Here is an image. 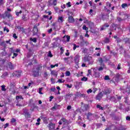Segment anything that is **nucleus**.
I'll return each mask as SVG.
<instances>
[{"mask_svg":"<svg viewBox=\"0 0 130 130\" xmlns=\"http://www.w3.org/2000/svg\"><path fill=\"white\" fill-rule=\"evenodd\" d=\"M72 96H73V94L68 93V94H66V98L69 99V98H71V97H72Z\"/></svg>","mask_w":130,"mask_h":130,"instance_id":"nucleus-30","label":"nucleus"},{"mask_svg":"<svg viewBox=\"0 0 130 130\" xmlns=\"http://www.w3.org/2000/svg\"><path fill=\"white\" fill-rule=\"evenodd\" d=\"M120 77H121V75H120L118 74L116 75V78L117 79V82H118V81L119 80V78H120Z\"/></svg>","mask_w":130,"mask_h":130,"instance_id":"nucleus-33","label":"nucleus"},{"mask_svg":"<svg viewBox=\"0 0 130 130\" xmlns=\"http://www.w3.org/2000/svg\"><path fill=\"white\" fill-rule=\"evenodd\" d=\"M84 62H88V64H92L93 63V60L91 57H85L84 59Z\"/></svg>","mask_w":130,"mask_h":130,"instance_id":"nucleus-2","label":"nucleus"},{"mask_svg":"<svg viewBox=\"0 0 130 130\" xmlns=\"http://www.w3.org/2000/svg\"><path fill=\"white\" fill-rule=\"evenodd\" d=\"M11 122L14 123V122H16V119L15 118H12L11 119Z\"/></svg>","mask_w":130,"mask_h":130,"instance_id":"nucleus-63","label":"nucleus"},{"mask_svg":"<svg viewBox=\"0 0 130 130\" xmlns=\"http://www.w3.org/2000/svg\"><path fill=\"white\" fill-rule=\"evenodd\" d=\"M8 68H9L10 70H14L15 69V66L12 63V62H9L7 65Z\"/></svg>","mask_w":130,"mask_h":130,"instance_id":"nucleus-14","label":"nucleus"},{"mask_svg":"<svg viewBox=\"0 0 130 130\" xmlns=\"http://www.w3.org/2000/svg\"><path fill=\"white\" fill-rule=\"evenodd\" d=\"M41 69H42V66L41 65H38L36 68V70L38 71V72H39Z\"/></svg>","mask_w":130,"mask_h":130,"instance_id":"nucleus-28","label":"nucleus"},{"mask_svg":"<svg viewBox=\"0 0 130 130\" xmlns=\"http://www.w3.org/2000/svg\"><path fill=\"white\" fill-rule=\"evenodd\" d=\"M80 85H81V83L76 82V84H75V87L76 89H77V90L80 89Z\"/></svg>","mask_w":130,"mask_h":130,"instance_id":"nucleus-18","label":"nucleus"},{"mask_svg":"<svg viewBox=\"0 0 130 130\" xmlns=\"http://www.w3.org/2000/svg\"><path fill=\"white\" fill-rule=\"evenodd\" d=\"M81 109H82L83 111H87V110L89 109V105L84 104L83 106L81 107Z\"/></svg>","mask_w":130,"mask_h":130,"instance_id":"nucleus-5","label":"nucleus"},{"mask_svg":"<svg viewBox=\"0 0 130 130\" xmlns=\"http://www.w3.org/2000/svg\"><path fill=\"white\" fill-rule=\"evenodd\" d=\"M101 20H102V19H101V18H98L96 19V22H97V23H100V22H101Z\"/></svg>","mask_w":130,"mask_h":130,"instance_id":"nucleus-46","label":"nucleus"},{"mask_svg":"<svg viewBox=\"0 0 130 130\" xmlns=\"http://www.w3.org/2000/svg\"><path fill=\"white\" fill-rule=\"evenodd\" d=\"M88 74H87V76H89V75H92V71L91 70H88Z\"/></svg>","mask_w":130,"mask_h":130,"instance_id":"nucleus-57","label":"nucleus"},{"mask_svg":"<svg viewBox=\"0 0 130 130\" xmlns=\"http://www.w3.org/2000/svg\"><path fill=\"white\" fill-rule=\"evenodd\" d=\"M109 39H108V38H106L104 40L105 43H109Z\"/></svg>","mask_w":130,"mask_h":130,"instance_id":"nucleus-36","label":"nucleus"},{"mask_svg":"<svg viewBox=\"0 0 130 130\" xmlns=\"http://www.w3.org/2000/svg\"><path fill=\"white\" fill-rule=\"evenodd\" d=\"M126 120H128V121H130V117L129 116H127L126 117Z\"/></svg>","mask_w":130,"mask_h":130,"instance_id":"nucleus-64","label":"nucleus"},{"mask_svg":"<svg viewBox=\"0 0 130 130\" xmlns=\"http://www.w3.org/2000/svg\"><path fill=\"white\" fill-rule=\"evenodd\" d=\"M5 3H6V1H5V0H0V6H3V5L5 4Z\"/></svg>","mask_w":130,"mask_h":130,"instance_id":"nucleus-40","label":"nucleus"},{"mask_svg":"<svg viewBox=\"0 0 130 130\" xmlns=\"http://www.w3.org/2000/svg\"><path fill=\"white\" fill-rule=\"evenodd\" d=\"M19 14H22V11H20L19 12L16 11V15L19 16Z\"/></svg>","mask_w":130,"mask_h":130,"instance_id":"nucleus-53","label":"nucleus"},{"mask_svg":"<svg viewBox=\"0 0 130 130\" xmlns=\"http://www.w3.org/2000/svg\"><path fill=\"white\" fill-rule=\"evenodd\" d=\"M109 27V24L108 23H105L101 27V30H106L107 28Z\"/></svg>","mask_w":130,"mask_h":130,"instance_id":"nucleus-17","label":"nucleus"},{"mask_svg":"<svg viewBox=\"0 0 130 130\" xmlns=\"http://www.w3.org/2000/svg\"><path fill=\"white\" fill-rule=\"evenodd\" d=\"M68 22L69 23H74L75 22V19L73 18V16L70 15L68 17Z\"/></svg>","mask_w":130,"mask_h":130,"instance_id":"nucleus-12","label":"nucleus"},{"mask_svg":"<svg viewBox=\"0 0 130 130\" xmlns=\"http://www.w3.org/2000/svg\"><path fill=\"white\" fill-rule=\"evenodd\" d=\"M101 18L103 20V21H105V20H108V19H109V15L107 14L101 13Z\"/></svg>","mask_w":130,"mask_h":130,"instance_id":"nucleus-3","label":"nucleus"},{"mask_svg":"<svg viewBox=\"0 0 130 130\" xmlns=\"http://www.w3.org/2000/svg\"><path fill=\"white\" fill-rule=\"evenodd\" d=\"M111 91H112V90L110 88H107L106 89L103 90L102 92L104 95H108L111 93Z\"/></svg>","mask_w":130,"mask_h":130,"instance_id":"nucleus-4","label":"nucleus"},{"mask_svg":"<svg viewBox=\"0 0 130 130\" xmlns=\"http://www.w3.org/2000/svg\"><path fill=\"white\" fill-rule=\"evenodd\" d=\"M104 93H102V92H100L96 96V100H101L103 97Z\"/></svg>","mask_w":130,"mask_h":130,"instance_id":"nucleus-11","label":"nucleus"},{"mask_svg":"<svg viewBox=\"0 0 130 130\" xmlns=\"http://www.w3.org/2000/svg\"><path fill=\"white\" fill-rule=\"evenodd\" d=\"M13 38L15 39H17L18 38V36H17V35L16 34H14L13 35Z\"/></svg>","mask_w":130,"mask_h":130,"instance_id":"nucleus-55","label":"nucleus"},{"mask_svg":"<svg viewBox=\"0 0 130 130\" xmlns=\"http://www.w3.org/2000/svg\"><path fill=\"white\" fill-rule=\"evenodd\" d=\"M48 56H49V57H52L53 55H52V54L51 53V51H49Z\"/></svg>","mask_w":130,"mask_h":130,"instance_id":"nucleus-43","label":"nucleus"},{"mask_svg":"<svg viewBox=\"0 0 130 130\" xmlns=\"http://www.w3.org/2000/svg\"><path fill=\"white\" fill-rule=\"evenodd\" d=\"M42 88H40L39 89V94H43V93H42Z\"/></svg>","mask_w":130,"mask_h":130,"instance_id":"nucleus-49","label":"nucleus"},{"mask_svg":"<svg viewBox=\"0 0 130 130\" xmlns=\"http://www.w3.org/2000/svg\"><path fill=\"white\" fill-rule=\"evenodd\" d=\"M37 33H38V28L37 27V25H34V29H33V36H35V35H37Z\"/></svg>","mask_w":130,"mask_h":130,"instance_id":"nucleus-6","label":"nucleus"},{"mask_svg":"<svg viewBox=\"0 0 130 130\" xmlns=\"http://www.w3.org/2000/svg\"><path fill=\"white\" fill-rule=\"evenodd\" d=\"M30 41L34 42V43H36L37 42V39L36 38H34V39L30 38Z\"/></svg>","mask_w":130,"mask_h":130,"instance_id":"nucleus-32","label":"nucleus"},{"mask_svg":"<svg viewBox=\"0 0 130 130\" xmlns=\"http://www.w3.org/2000/svg\"><path fill=\"white\" fill-rule=\"evenodd\" d=\"M58 107H59V105L55 104L54 107H52V109H57Z\"/></svg>","mask_w":130,"mask_h":130,"instance_id":"nucleus-35","label":"nucleus"},{"mask_svg":"<svg viewBox=\"0 0 130 130\" xmlns=\"http://www.w3.org/2000/svg\"><path fill=\"white\" fill-rule=\"evenodd\" d=\"M50 90H51V91H52V92H55V91H56V89L55 88H54V87H52V88H51Z\"/></svg>","mask_w":130,"mask_h":130,"instance_id":"nucleus-58","label":"nucleus"},{"mask_svg":"<svg viewBox=\"0 0 130 130\" xmlns=\"http://www.w3.org/2000/svg\"><path fill=\"white\" fill-rule=\"evenodd\" d=\"M104 69V67H100L99 69H98V70H99V72H101V71H103V69Z\"/></svg>","mask_w":130,"mask_h":130,"instance_id":"nucleus-51","label":"nucleus"},{"mask_svg":"<svg viewBox=\"0 0 130 130\" xmlns=\"http://www.w3.org/2000/svg\"><path fill=\"white\" fill-rule=\"evenodd\" d=\"M66 75L67 77H69V76H71V72H70V71H67V72H66Z\"/></svg>","mask_w":130,"mask_h":130,"instance_id":"nucleus-45","label":"nucleus"},{"mask_svg":"<svg viewBox=\"0 0 130 130\" xmlns=\"http://www.w3.org/2000/svg\"><path fill=\"white\" fill-rule=\"evenodd\" d=\"M0 16L1 18H3V19L8 18L9 20H13V16H12V14L8 11H5L4 13L1 14Z\"/></svg>","mask_w":130,"mask_h":130,"instance_id":"nucleus-1","label":"nucleus"},{"mask_svg":"<svg viewBox=\"0 0 130 130\" xmlns=\"http://www.w3.org/2000/svg\"><path fill=\"white\" fill-rule=\"evenodd\" d=\"M1 46H3L4 48L7 47V44H6V42L3 41L0 44Z\"/></svg>","mask_w":130,"mask_h":130,"instance_id":"nucleus-21","label":"nucleus"},{"mask_svg":"<svg viewBox=\"0 0 130 130\" xmlns=\"http://www.w3.org/2000/svg\"><path fill=\"white\" fill-rule=\"evenodd\" d=\"M60 120L61 121H62V122H64V123H67L68 122V120H67L66 118H62Z\"/></svg>","mask_w":130,"mask_h":130,"instance_id":"nucleus-29","label":"nucleus"},{"mask_svg":"<svg viewBox=\"0 0 130 130\" xmlns=\"http://www.w3.org/2000/svg\"><path fill=\"white\" fill-rule=\"evenodd\" d=\"M66 86L67 87V88H72V87H73V85L71 84H66Z\"/></svg>","mask_w":130,"mask_h":130,"instance_id":"nucleus-59","label":"nucleus"},{"mask_svg":"<svg viewBox=\"0 0 130 130\" xmlns=\"http://www.w3.org/2000/svg\"><path fill=\"white\" fill-rule=\"evenodd\" d=\"M121 7H122V9H124L125 8H126V7H127V4L124 3V4H122Z\"/></svg>","mask_w":130,"mask_h":130,"instance_id":"nucleus-38","label":"nucleus"},{"mask_svg":"<svg viewBox=\"0 0 130 130\" xmlns=\"http://www.w3.org/2000/svg\"><path fill=\"white\" fill-rule=\"evenodd\" d=\"M20 30H22V33L27 35V29H24L23 27H20Z\"/></svg>","mask_w":130,"mask_h":130,"instance_id":"nucleus-26","label":"nucleus"},{"mask_svg":"<svg viewBox=\"0 0 130 130\" xmlns=\"http://www.w3.org/2000/svg\"><path fill=\"white\" fill-rule=\"evenodd\" d=\"M125 103H126L128 104V98H125V101H124Z\"/></svg>","mask_w":130,"mask_h":130,"instance_id":"nucleus-48","label":"nucleus"},{"mask_svg":"<svg viewBox=\"0 0 130 130\" xmlns=\"http://www.w3.org/2000/svg\"><path fill=\"white\" fill-rule=\"evenodd\" d=\"M23 114L24 115L26 114V113H27L28 112V109H23Z\"/></svg>","mask_w":130,"mask_h":130,"instance_id":"nucleus-37","label":"nucleus"},{"mask_svg":"<svg viewBox=\"0 0 130 130\" xmlns=\"http://www.w3.org/2000/svg\"><path fill=\"white\" fill-rule=\"evenodd\" d=\"M52 46L53 47H57V45L56 44V43L53 42L52 43Z\"/></svg>","mask_w":130,"mask_h":130,"instance_id":"nucleus-52","label":"nucleus"},{"mask_svg":"<svg viewBox=\"0 0 130 130\" xmlns=\"http://www.w3.org/2000/svg\"><path fill=\"white\" fill-rule=\"evenodd\" d=\"M24 115H25V116L26 117H27V118L30 117V113H29V112H27V113H25V114H24Z\"/></svg>","mask_w":130,"mask_h":130,"instance_id":"nucleus-42","label":"nucleus"},{"mask_svg":"<svg viewBox=\"0 0 130 130\" xmlns=\"http://www.w3.org/2000/svg\"><path fill=\"white\" fill-rule=\"evenodd\" d=\"M22 21H28V20H29V15L28 14H23L22 16Z\"/></svg>","mask_w":130,"mask_h":130,"instance_id":"nucleus-7","label":"nucleus"},{"mask_svg":"<svg viewBox=\"0 0 130 130\" xmlns=\"http://www.w3.org/2000/svg\"><path fill=\"white\" fill-rule=\"evenodd\" d=\"M96 108H99V109H101V110H103V107H101L100 105H98L96 106Z\"/></svg>","mask_w":130,"mask_h":130,"instance_id":"nucleus-39","label":"nucleus"},{"mask_svg":"<svg viewBox=\"0 0 130 130\" xmlns=\"http://www.w3.org/2000/svg\"><path fill=\"white\" fill-rule=\"evenodd\" d=\"M58 83H64V80L62 81V80H61V79H59L58 80Z\"/></svg>","mask_w":130,"mask_h":130,"instance_id":"nucleus-62","label":"nucleus"},{"mask_svg":"<svg viewBox=\"0 0 130 130\" xmlns=\"http://www.w3.org/2000/svg\"><path fill=\"white\" fill-rule=\"evenodd\" d=\"M74 60L75 61V63L78 64V63H79V61H80V55L77 54L74 57Z\"/></svg>","mask_w":130,"mask_h":130,"instance_id":"nucleus-8","label":"nucleus"},{"mask_svg":"<svg viewBox=\"0 0 130 130\" xmlns=\"http://www.w3.org/2000/svg\"><path fill=\"white\" fill-rule=\"evenodd\" d=\"M108 100H110V101H112L113 102H114L115 103H117V100H116V99L114 96H109V97H108Z\"/></svg>","mask_w":130,"mask_h":130,"instance_id":"nucleus-10","label":"nucleus"},{"mask_svg":"<svg viewBox=\"0 0 130 130\" xmlns=\"http://www.w3.org/2000/svg\"><path fill=\"white\" fill-rule=\"evenodd\" d=\"M51 74L53 76H55V77H57V72L55 71H52Z\"/></svg>","mask_w":130,"mask_h":130,"instance_id":"nucleus-23","label":"nucleus"},{"mask_svg":"<svg viewBox=\"0 0 130 130\" xmlns=\"http://www.w3.org/2000/svg\"><path fill=\"white\" fill-rule=\"evenodd\" d=\"M1 88H2V91H7V89H6V86L5 85L1 86Z\"/></svg>","mask_w":130,"mask_h":130,"instance_id":"nucleus-31","label":"nucleus"},{"mask_svg":"<svg viewBox=\"0 0 130 130\" xmlns=\"http://www.w3.org/2000/svg\"><path fill=\"white\" fill-rule=\"evenodd\" d=\"M94 76L95 78H99L100 77V74L99 72H94Z\"/></svg>","mask_w":130,"mask_h":130,"instance_id":"nucleus-24","label":"nucleus"},{"mask_svg":"<svg viewBox=\"0 0 130 130\" xmlns=\"http://www.w3.org/2000/svg\"><path fill=\"white\" fill-rule=\"evenodd\" d=\"M10 51L11 53H14L15 52V50H14V48H10Z\"/></svg>","mask_w":130,"mask_h":130,"instance_id":"nucleus-44","label":"nucleus"},{"mask_svg":"<svg viewBox=\"0 0 130 130\" xmlns=\"http://www.w3.org/2000/svg\"><path fill=\"white\" fill-rule=\"evenodd\" d=\"M127 88H124V86H122V87L120 88V91L122 92L123 94H125L127 93V90H126Z\"/></svg>","mask_w":130,"mask_h":130,"instance_id":"nucleus-15","label":"nucleus"},{"mask_svg":"<svg viewBox=\"0 0 130 130\" xmlns=\"http://www.w3.org/2000/svg\"><path fill=\"white\" fill-rule=\"evenodd\" d=\"M34 77H38L39 76V72L37 71L34 70Z\"/></svg>","mask_w":130,"mask_h":130,"instance_id":"nucleus-19","label":"nucleus"},{"mask_svg":"<svg viewBox=\"0 0 130 130\" xmlns=\"http://www.w3.org/2000/svg\"><path fill=\"white\" fill-rule=\"evenodd\" d=\"M81 81H83L84 82H87V81H88V78L84 77L81 79Z\"/></svg>","mask_w":130,"mask_h":130,"instance_id":"nucleus-34","label":"nucleus"},{"mask_svg":"<svg viewBox=\"0 0 130 130\" xmlns=\"http://www.w3.org/2000/svg\"><path fill=\"white\" fill-rule=\"evenodd\" d=\"M76 97H80L81 96V93L80 92H77L76 94Z\"/></svg>","mask_w":130,"mask_h":130,"instance_id":"nucleus-50","label":"nucleus"},{"mask_svg":"<svg viewBox=\"0 0 130 130\" xmlns=\"http://www.w3.org/2000/svg\"><path fill=\"white\" fill-rule=\"evenodd\" d=\"M82 28L83 30H85V31H86V33H88V30L89 29V28L87 26H86L85 25H84Z\"/></svg>","mask_w":130,"mask_h":130,"instance_id":"nucleus-27","label":"nucleus"},{"mask_svg":"<svg viewBox=\"0 0 130 130\" xmlns=\"http://www.w3.org/2000/svg\"><path fill=\"white\" fill-rule=\"evenodd\" d=\"M70 39H71V37H70L69 36H64L63 37L62 41H63V42H66V41H67V42H69Z\"/></svg>","mask_w":130,"mask_h":130,"instance_id":"nucleus-9","label":"nucleus"},{"mask_svg":"<svg viewBox=\"0 0 130 130\" xmlns=\"http://www.w3.org/2000/svg\"><path fill=\"white\" fill-rule=\"evenodd\" d=\"M93 92V90H92L91 89H89L87 90V94H90V93H92Z\"/></svg>","mask_w":130,"mask_h":130,"instance_id":"nucleus-47","label":"nucleus"},{"mask_svg":"<svg viewBox=\"0 0 130 130\" xmlns=\"http://www.w3.org/2000/svg\"><path fill=\"white\" fill-rule=\"evenodd\" d=\"M43 120L45 123H47V118H43Z\"/></svg>","mask_w":130,"mask_h":130,"instance_id":"nucleus-54","label":"nucleus"},{"mask_svg":"<svg viewBox=\"0 0 130 130\" xmlns=\"http://www.w3.org/2000/svg\"><path fill=\"white\" fill-rule=\"evenodd\" d=\"M99 60L101 66H102L103 67H104L105 64L104 63H103V59L102 58H100Z\"/></svg>","mask_w":130,"mask_h":130,"instance_id":"nucleus-20","label":"nucleus"},{"mask_svg":"<svg viewBox=\"0 0 130 130\" xmlns=\"http://www.w3.org/2000/svg\"><path fill=\"white\" fill-rule=\"evenodd\" d=\"M52 4H53V5L54 6H56V4H57V1H56V0H54Z\"/></svg>","mask_w":130,"mask_h":130,"instance_id":"nucleus-60","label":"nucleus"},{"mask_svg":"<svg viewBox=\"0 0 130 130\" xmlns=\"http://www.w3.org/2000/svg\"><path fill=\"white\" fill-rule=\"evenodd\" d=\"M87 118L88 120H91L93 118V114L91 112H88L87 115Z\"/></svg>","mask_w":130,"mask_h":130,"instance_id":"nucleus-13","label":"nucleus"},{"mask_svg":"<svg viewBox=\"0 0 130 130\" xmlns=\"http://www.w3.org/2000/svg\"><path fill=\"white\" fill-rule=\"evenodd\" d=\"M67 6H68V8H71V7H72V5H71V2H68L67 4Z\"/></svg>","mask_w":130,"mask_h":130,"instance_id":"nucleus-56","label":"nucleus"},{"mask_svg":"<svg viewBox=\"0 0 130 130\" xmlns=\"http://www.w3.org/2000/svg\"><path fill=\"white\" fill-rule=\"evenodd\" d=\"M128 67H129L128 70H127V73H128V74H130V63H128Z\"/></svg>","mask_w":130,"mask_h":130,"instance_id":"nucleus-61","label":"nucleus"},{"mask_svg":"<svg viewBox=\"0 0 130 130\" xmlns=\"http://www.w3.org/2000/svg\"><path fill=\"white\" fill-rule=\"evenodd\" d=\"M52 26H54L53 30H55V31H58V30H59V28L57 27V25L55 26L54 24H53Z\"/></svg>","mask_w":130,"mask_h":130,"instance_id":"nucleus-25","label":"nucleus"},{"mask_svg":"<svg viewBox=\"0 0 130 130\" xmlns=\"http://www.w3.org/2000/svg\"><path fill=\"white\" fill-rule=\"evenodd\" d=\"M55 125L53 124V123H49V124L48 125V127H49V129L51 130L53 129L54 128Z\"/></svg>","mask_w":130,"mask_h":130,"instance_id":"nucleus-16","label":"nucleus"},{"mask_svg":"<svg viewBox=\"0 0 130 130\" xmlns=\"http://www.w3.org/2000/svg\"><path fill=\"white\" fill-rule=\"evenodd\" d=\"M15 75L17 77H21V72H19V71H16L15 73Z\"/></svg>","mask_w":130,"mask_h":130,"instance_id":"nucleus-22","label":"nucleus"},{"mask_svg":"<svg viewBox=\"0 0 130 130\" xmlns=\"http://www.w3.org/2000/svg\"><path fill=\"white\" fill-rule=\"evenodd\" d=\"M104 80H105L106 81H108V80H110V78H109V76H105Z\"/></svg>","mask_w":130,"mask_h":130,"instance_id":"nucleus-41","label":"nucleus"}]
</instances>
